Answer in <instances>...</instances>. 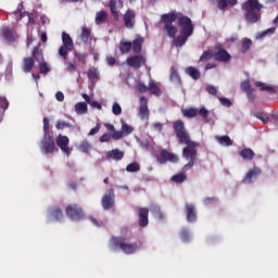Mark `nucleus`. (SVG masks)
<instances>
[{
    "label": "nucleus",
    "mask_w": 278,
    "mask_h": 278,
    "mask_svg": "<svg viewBox=\"0 0 278 278\" xmlns=\"http://www.w3.org/2000/svg\"><path fill=\"white\" fill-rule=\"evenodd\" d=\"M173 128L179 144H186L182 149V157L187 160L188 163L184 166V169L190 170V168L194 166V162H197V147L200 144L197 141L190 140V135L188 134V130H186V125L181 119L174 122Z\"/></svg>",
    "instance_id": "f257e3e1"
},
{
    "label": "nucleus",
    "mask_w": 278,
    "mask_h": 278,
    "mask_svg": "<svg viewBox=\"0 0 278 278\" xmlns=\"http://www.w3.org/2000/svg\"><path fill=\"white\" fill-rule=\"evenodd\" d=\"M177 21L178 27H180V34H187L192 36L194 34V24L192 20L181 12L178 13H165L161 16V23H163V29L166 31L169 38L177 36V26L173 25Z\"/></svg>",
    "instance_id": "f03ea898"
},
{
    "label": "nucleus",
    "mask_w": 278,
    "mask_h": 278,
    "mask_svg": "<svg viewBox=\"0 0 278 278\" xmlns=\"http://www.w3.org/2000/svg\"><path fill=\"white\" fill-rule=\"evenodd\" d=\"M241 9L245 12V21L251 25H255L262 18V10H264V4L260 0H247L242 3Z\"/></svg>",
    "instance_id": "7ed1b4c3"
},
{
    "label": "nucleus",
    "mask_w": 278,
    "mask_h": 278,
    "mask_svg": "<svg viewBox=\"0 0 278 278\" xmlns=\"http://www.w3.org/2000/svg\"><path fill=\"white\" fill-rule=\"evenodd\" d=\"M43 139L41 140V151L46 155L55 151V138L49 134V118L43 117Z\"/></svg>",
    "instance_id": "20e7f679"
},
{
    "label": "nucleus",
    "mask_w": 278,
    "mask_h": 278,
    "mask_svg": "<svg viewBox=\"0 0 278 278\" xmlns=\"http://www.w3.org/2000/svg\"><path fill=\"white\" fill-rule=\"evenodd\" d=\"M110 242L111 247L114 249H121V251L126 255H132V253L138 251V243H129L125 237H112Z\"/></svg>",
    "instance_id": "39448f33"
},
{
    "label": "nucleus",
    "mask_w": 278,
    "mask_h": 278,
    "mask_svg": "<svg viewBox=\"0 0 278 278\" xmlns=\"http://www.w3.org/2000/svg\"><path fill=\"white\" fill-rule=\"evenodd\" d=\"M62 42L63 46L59 49V55L63 58V60H66L68 58V51H73V49H75V43L68 33H62Z\"/></svg>",
    "instance_id": "423d86ee"
},
{
    "label": "nucleus",
    "mask_w": 278,
    "mask_h": 278,
    "mask_svg": "<svg viewBox=\"0 0 278 278\" xmlns=\"http://www.w3.org/2000/svg\"><path fill=\"white\" fill-rule=\"evenodd\" d=\"M136 86L138 92L141 94H144V92H149V94H153L154 97H160L162 94V89H160V86L154 81H150L147 86L143 81L139 80Z\"/></svg>",
    "instance_id": "0eeeda50"
},
{
    "label": "nucleus",
    "mask_w": 278,
    "mask_h": 278,
    "mask_svg": "<svg viewBox=\"0 0 278 278\" xmlns=\"http://www.w3.org/2000/svg\"><path fill=\"white\" fill-rule=\"evenodd\" d=\"M65 214L71 220H83L85 214L84 208L79 204H70L65 208Z\"/></svg>",
    "instance_id": "6e6552de"
},
{
    "label": "nucleus",
    "mask_w": 278,
    "mask_h": 278,
    "mask_svg": "<svg viewBox=\"0 0 278 278\" xmlns=\"http://www.w3.org/2000/svg\"><path fill=\"white\" fill-rule=\"evenodd\" d=\"M127 66L134 68L135 71H139L141 66L147 65V59L141 54H136L126 60Z\"/></svg>",
    "instance_id": "1a4fd4ad"
},
{
    "label": "nucleus",
    "mask_w": 278,
    "mask_h": 278,
    "mask_svg": "<svg viewBox=\"0 0 278 278\" xmlns=\"http://www.w3.org/2000/svg\"><path fill=\"white\" fill-rule=\"evenodd\" d=\"M156 162H159V164H166V162L177 164V162H179V157L177 154L172 153L168 150H161L160 155L156 156Z\"/></svg>",
    "instance_id": "9d476101"
},
{
    "label": "nucleus",
    "mask_w": 278,
    "mask_h": 278,
    "mask_svg": "<svg viewBox=\"0 0 278 278\" xmlns=\"http://www.w3.org/2000/svg\"><path fill=\"white\" fill-rule=\"evenodd\" d=\"M56 144L61 149L62 153H64V155H66L67 157L71 156L73 149H71V147L68 146L71 144V139H68L67 136L59 135L56 137Z\"/></svg>",
    "instance_id": "9b49d317"
},
{
    "label": "nucleus",
    "mask_w": 278,
    "mask_h": 278,
    "mask_svg": "<svg viewBox=\"0 0 278 278\" xmlns=\"http://www.w3.org/2000/svg\"><path fill=\"white\" fill-rule=\"evenodd\" d=\"M214 60L216 62H229V60H231V54H229L222 45H218L215 47Z\"/></svg>",
    "instance_id": "f8f14e48"
},
{
    "label": "nucleus",
    "mask_w": 278,
    "mask_h": 278,
    "mask_svg": "<svg viewBox=\"0 0 278 278\" xmlns=\"http://www.w3.org/2000/svg\"><path fill=\"white\" fill-rule=\"evenodd\" d=\"M114 190L113 189H109L105 194L102 198V207L103 210H112V207H114Z\"/></svg>",
    "instance_id": "ddd939ff"
},
{
    "label": "nucleus",
    "mask_w": 278,
    "mask_h": 278,
    "mask_svg": "<svg viewBox=\"0 0 278 278\" xmlns=\"http://www.w3.org/2000/svg\"><path fill=\"white\" fill-rule=\"evenodd\" d=\"M124 25L127 29H134L136 27V12L128 9L124 14Z\"/></svg>",
    "instance_id": "4468645a"
},
{
    "label": "nucleus",
    "mask_w": 278,
    "mask_h": 278,
    "mask_svg": "<svg viewBox=\"0 0 278 278\" xmlns=\"http://www.w3.org/2000/svg\"><path fill=\"white\" fill-rule=\"evenodd\" d=\"M138 223L139 227L144 228L149 225V208L147 207H139L138 208Z\"/></svg>",
    "instance_id": "2eb2a0df"
},
{
    "label": "nucleus",
    "mask_w": 278,
    "mask_h": 278,
    "mask_svg": "<svg viewBox=\"0 0 278 278\" xmlns=\"http://www.w3.org/2000/svg\"><path fill=\"white\" fill-rule=\"evenodd\" d=\"M262 175V169L260 167H252L242 179V184H253V179Z\"/></svg>",
    "instance_id": "dca6fc26"
},
{
    "label": "nucleus",
    "mask_w": 278,
    "mask_h": 278,
    "mask_svg": "<svg viewBox=\"0 0 278 278\" xmlns=\"http://www.w3.org/2000/svg\"><path fill=\"white\" fill-rule=\"evenodd\" d=\"M185 213L187 216V220L189 223H197V206H194V204L192 203H188L185 205Z\"/></svg>",
    "instance_id": "f3484780"
},
{
    "label": "nucleus",
    "mask_w": 278,
    "mask_h": 278,
    "mask_svg": "<svg viewBox=\"0 0 278 278\" xmlns=\"http://www.w3.org/2000/svg\"><path fill=\"white\" fill-rule=\"evenodd\" d=\"M34 66H36V61L34 60V56H27L22 60L23 73H31V71H34Z\"/></svg>",
    "instance_id": "a211bd4d"
},
{
    "label": "nucleus",
    "mask_w": 278,
    "mask_h": 278,
    "mask_svg": "<svg viewBox=\"0 0 278 278\" xmlns=\"http://www.w3.org/2000/svg\"><path fill=\"white\" fill-rule=\"evenodd\" d=\"M105 157L106 160H115V162H119V160H123V157H125V152L118 149H114V150L108 151L105 153Z\"/></svg>",
    "instance_id": "6ab92c4d"
},
{
    "label": "nucleus",
    "mask_w": 278,
    "mask_h": 278,
    "mask_svg": "<svg viewBox=\"0 0 278 278\" xmlns=\"http://www.w3.org/2000/svg\"><path fill=\"white\" fill-rule=\"evenodd\" d=\"M48 214L51 216V218H54L55 220H62L64 218V212H62V208L58 206H50L48 208Z\"/></svg>",
    "instance_id": "aec40b11"
},
{
    "label": "nucleus",
    "mask_w": 278,
    "mask_h": 278,
    "mask_svg": "<svg viewBox=\"0 0 278 278\" xmlns=\"http://www.w3.org/2000/svg\"><path fill=\"white\" fill-rule=\"evenodd\" d=\"M240 157L251 162L255 157V152L251 148H245L239 152Z\"/></svg>",
    "instance_id": "412c9836"
},
{
    "label": "nucleus",
    "mask_w": 278,
    "mask_h": 278,
    "mask_svg": "<svg viewBox=\"0 0 278 278\" xmlns=\"http://www.w3.org/2000/svg\"><path fill=\"white\" fill-rule=\"evenodd\" d=\"M191 35L188 34H181L178 37H172L174 38V45L175 47H184L186 42H188V38H190Z\"/></svg>",
    "instance_id": "4be33fe9"
},
{
    "label": "nucleus",
    "mask_w": 278,
    "mask_h": 278,
    "mask_svg": "<svg viewBox=\"0 0 278 278\" xmlns=\"http://www.w3.org/2000/svg\"><path fill=\"white\" fill-rule=\"evenodd\" d=\"M256 88H261V91L264 92H269L270 94H275L277 92V88L273 86H268L262 81H256L255 83Z\"/></svg>",
    "instance_id": "5701e85b"
},
{
    "label": "nucleus",
    "mask_w": 278,
    "mask_h": 278,
    "mask_svg": "<svg viewBox=\"0 0 278 278\" xmlns=\"http://www.w3.org/2000/svg\"><path fill=\"white\" fill-rule=\"evenodd\" d=\"M142 42H144V39L140 36H137L132 41V51L135 53H140L142 51Z\"/></svg>",
    "instance_id": "b1692460"
},
{
    "label": "nucleus",
    "mask_w": 278,
    "mask_h": 278,
    "mask_svg": "<svg viewBox=\"0 0 278 278\" xmlns=\"http://www.w3.org/2000/svg\"><path fill=\"white\" fill-rule=\"evenodd\" d=\"M185 73L191 77V79H201V72L197 70L195 67L189 66L186 68Z\"/></svg>",
    "instance_id": "393cba45"
},
{
    "label": "nucleus",
    "mask_w": 278,
    "mask_h": 278,
    "mask_svg": "<svg viewBox=\"0 0 278 278\" xmlns=\"http://www.w3.org/2000/svg\"><path fill=\"white\" fill-rule=\"evenodd\" d=\"M169 79L170 81H173V84H176V86H181V77L179 76V72H177V68L172 67Z\"/></svg>",
    "instance_id": "a878e982"
},
{
    "label": "nucleus",
    "mask_w": 278,
    "mask_h": 278,
    "mask_svg": "<svg viewBox=\"0 0 278 278\" xmlns=\"http://www.w3.org/2000/svg\"><path fill=\"white\" fill-rule=\"evenodd\" d=\"M108 23V13L105 11H100L96 13V25H103Z\"/></svg>",
    "instance_id": "bb28decb"
},
{
    "label": "nucleus",
    "mask_w": 278,
    "mask_h": 278,
    "mask_svg": "<svg viewBox=\"0 0 278 278\" xmlns=\"http://www.w3.org/2000/svg\"><path fill=\"white\" fill-rule=\"evenodd\" d=\"M134 45L131 43V41H121L119 42V51L122 54H126L129 53V51H131Z\"/></svg>",
    "instance_id": "cd10ccee"
},
{
    "label": "nucleus",
    "mask_w": 278,
    "mask_h": 278,
    "mask_svg": "<svg viewBox=\"0 0 278 278\" xmlns=\"http://www.w3.org/2000/svg\"><path fill=\"white\" fill-rule=\"evenodd\" d=\"M92 31L90 30V28L84 26L81 29V34H80V40L81 42H84V45H88V40H90V36H91Z\"/></svg>",
    "instance_id": "c85d7f7f"
},
{
    "label": "nucleus",
    "mask_w": 278,
    "mask_h": 278,
    "mask_svg": "<svg viewBox=\"0 0 278 278\" xmlns=\"http://www.w3.org/2000/svg\"><path fill=\"white\" fill-rule=\"evenodd\" d=\"M181 112L182 116H185L186 118H194V116L199 114V110L194 108L182 109Z\"/></svg>",
    "instance_id": "c756f323"
},
{
    "label": "nucleus",
    "mask_w": 278,
    "mask_h": 278,
    "mask_svg": "<svg viewBox=\"0 0 278 278\" xmlns=\"http://www.w3.org/2000/svg\"><path fill=\"white\" fill-rule=\"evenodd\" d=\"M253 116H255V118H258V121H262L264 125H267V123H270V115L264 112H254Z\"/></svg>",
    "instance_id": "7c9ffc66"
},
{
    "label": "nucleus",
    "mask_w": 278,
    "mask_h": 278,
    "mask_svg": "<svg viewBox=\"0 0 278 278\" xmlns=\"http://www.w3.org/2000/svg\"><path fill=\"white\" fill-rule=\"evenodd\" d=\"M217 142L222 144V147H231L233 141L229 136L216 137Z\"/></svg>",
    "instance_id": "2f4dec72"
},
{
    "label": "nucleus",
    "mask_w": 278,
    "mask_h": 278,
    "mask_svg": "<svg viewBox=\"0 0 278 278\" xmlns=\"http://www.w3.org/2000/svg\"><path fill=\"white\" fill-rule=\"evenodd\" d=\"M186 179H188V175H186L184 172H180L172 177V181H174V184H184Z\"/></svg>",
    "instance_id": "473e14b6"
},
{
    "label": "nucleus",
    "mask_w": 278,
    "mask_h": 278,
    "mask_svg": "<svg viewBox=\"0 0 278 278\" xmlns=\"http://www.w3.org/2000/svg\"><path fill=\"white\" fill-rule=\"evenodd\" d=\"M31 55L33 60H35L36 62H42V60H45V56L42 55V50H40V48L38 47H35L33 49Z\"/></svg>",
    "instance_id": "72a5a7b5"
},
{
    "label": "nucleus",
    "mask_w": 278,
    "mask_h": 278,
    "mask_svg": "<svg viewBox=\"0 0 278 278\" xmlns=\"http://www.w3.org/2000/svg\"><path fill=\"white\" fill-rule=\"evenodd\" d=\"M2 35H3V38L8 42H14V40H15L14 33H12V30L10 28H3Z\"/></svg>",
    "instance_id": "f704fd0d"
},
{
    "label": "nucleus",
    "mask_w": 278,
    "mask_h": 278,
    "mask_svg": "<svg viewBox=\"0 0 278 278\" xmlns=\"http://www.w3.org/2000/svg\"><path fill=\"white\" fill-rule=\"evenodd\" d=\"M139 116L141 121H149V106L148 105H141L139 108Z\"/></svg>",
    "instance_id": "c9c22d12"
},
{
    "label": "nucleus",
    "mask_w": 278,
    "mask_h": 278,
    "mask_svg": "<svg viewBox=\"0 0 278 278\" xmlns=\"http://www.w3.org/2000/svg\"><path fill=\"white\" fill-rule=\"evenodd\" d=\"M109 8L111 10V14H112L114 21H118V10L116 9V2L114 0L110 1Z\"/></svg>",
    "instance_id": "e433bc0d"
},
{
    "label": "nucleus",
    "mask_w": 278,
    "mask_h": 278,
    "mask_svg": "<svg viewBox=\"0 0 278 278\" xmlns=\"http://www.w3.org/2000/svg\"><path fill=\"white\" fill-rule=\"evenodd\" d=\"M251 47H253V40L251 39L243 40L241 43V53H248Z\"/></svg>",
    "instance_id": "4c0bfd02"
},
{
    "label": "nucleus",
    "mask_w": 278,
    "mask_h": 278,
    "mask_svg": "<svg viewBox=\"0 0 278 278\" xmlns=\"http://www.w3.org/2000/svg\"><path fill=\"white\" fill-rule=\"evenodd\" d=\"M92 149V146L88 141H81L80 144L78 146V151L81 153H88Z\"/></svg>",
    "instance_id": "58836bf2"
},
{
    "label": "nucleus",
    "mask_w": 278,
    "mask_h": 278,
    "mask_svg": "<svg viewBox=\"0 0 278 278\" xmlns=\"http://www.w3.org/2000/svg\"><path fill=\"white\" fill-rule=\"evenodd\" d=\"M127 173H138L140 172V164L138 162L130 163L126 166Z\"/></svg>",
    "instance_id": "ea45409f"
},
{
    "label": "nucleus",
    "mask_w": 278,
    "mask_h": 278,
    "mask_svg": "<svg viewBox=\"0 0 278 278\" xmlns=\"http://www.w3.org/2000/svg\"><path fill=\"white\" fill-rule=\"evenodd\" d=\"M214 58V52L212 50H206L200 56V62H207V60H212Z\"/></svg>",
    "instance_id": "a19ab883"
},
{
    "label": "nucleus",
    "mask_w": 278,
    "mask_h": 278,
    "mask_svg": "<svg viewBox=\"0 0 278 278\" xmlns=\"http://www.w3.org/2000/svg\"><path fill=\"white\" fill-rule=\"evenodd\" d=\"M87 75L89 79H99V70H97L96 67H90Z\"/></svg>",
    "instance_id": "79ce46f5"
},
{
    "label": "nucleus",
    "mask_w": 278,
    "mask_h": 278,
    "mask_svg": "<svg viewBox=\"0 0 278 278\" xmlns=\"http://www.w3.org/2000/svg\"><path fill=\"white\" fill-rule=\"evenodd\" d=\"M55 127L56 129H65V127L71 129L73 127V124L64 121H58Z\"/></svg>",
    "instance_id": "37998d69"
},
{
    "label": "nucleus",
    "mask_w": 278,
    "mask_h": 278,
    "mask_svg": "<svg viewBox=\"0 0 278 278\" xmlns=\"http://www.w3.org/2000/svg\"><path fill=\"white\" fill-rule=\"evenodd\" d=\"M51 68H49V65L47 64V62L39 63V72L41 73V75H47L49 74Z\"/></svg>",
    "instance_id": "c03bdc74"
},
{
    "label": "nucleus",
    "mask_w": 278,
    "mask_h": 278,
    "mask_svg": "<svg viewBox=\"0 0 278 278\" xmlns=\"http://www.w3.org/2000/svg\"><path fill=\"white\" fill-rule=\"evenodd\" d=\"M74 56L76 58V60L78 62H80V64L86 65V54L85 53L76 51V52H74Z\"/></svg>",
    "instance_id": "a18cd8bd"
},
{
    "label": "nucleus",
    "mask_w": 278,
    "mask_h": 278,
    "mask_svg": "<svg viewBox=\"0 0 278 278\" xmlns=\"http://www.w3.org/2000/svg\"><path fill=\"white\" fill-rule=\"evenodd\" d=\"M111 138L113 140H121L122 138H125V135H124L123 130H113Z\"/></svg>",
    "instance_id": "49530a36"
},
{
    "label": "nucleus",
    "mask_w": 278,
    "mask_h": 278,
    "mask_svg": "<svg viewBox=\"0 0 278 278\" xmlns=\"http://www.w3.org/2000/svg\"><path fill=\"white\" fill-rule=\"evenodd\" d=\"M180 240H182V242H190V232L186 229H182L180 231Z\"/></svg>",
    "instance_id": "de8ad7c7"
},
{
    "label": "nucleus",
    "mask_w": 278,
    "mask_h": 278,
    "mask_svg": "<svg viewBox=\"0 0 278 278\" xmlns=\"http://www.w3.org/2000/svg\"><path fill=\"white\" fill-rule=\"evenodd\" d=\"M134 131V127L129 126L128 124H123L122 125V132L124 136H129Z\"/></svg>",
    "instance_id": "09e8293b"
},
{
    "label": "nucleus",
    "mask_w": 278,
    "mask_h": 278,
    "mask_svg": "<svg viewBox=\"0 0 278 278\" xmlns=\"http://www.w3.org/2000/svg\"><path fill=\"white\" fill-rule=\"evenodd\" d=\"M217 2L218 10H227V5H229V0H215Z\"/></svg>",
    "instance_id": "8fccbe9b"
},
{
    "label": "nucleus",
    "mask_w": 278,
    "mask_h": 278,
    "mask_svg": "<svg viewBox=\"0 0 278 278\" xmlns=\"http://www.w3.org/2000/svg\"><path fill=\"white\" fill-rule=\"evenodd\" d=\"M75 112L77 114H86L88 112V105H75Z\"/></svg>",
    "instance_id": "3c124183"
},
{
    "label": "nucleus",
    "mask_w": 278,
    "mask_h": 278,
    "mask_svg": "<svg viewBox=\"0 0 278 278\" xmlns=\"http://www.w3.org/2000/svg\"><path fill=\"white\" fill-rule=\"evenodd\" d=\"M241 90L243 92H249L251 89V81L249 80H244L243 83H241Z\"/></svg>",
    "instance_id": "603ef678"
},
{
    "label": "nucleus",
    "mask_w": 278,
    "mask_h": 278,
    "mask_svg": "<svg viewBox=\"0 0 278 278\" xmlns=\"http://www.w3.org/2000/svg\"><path fill=\"white\" fill-rule=\"evenodd\" d=\"M206 92L213 97H216L218 94V89H216L215 86H206Z\"/></svg>",
    "instance_id": "864d4df0"
},
{
    "label": "nucleus",
    "mask_w": 278,
    "mask_h": 278,
    "mask_svg": "<svg viewBox=\"0 0 278 278\" xmlns=\"http://www.w3.org/2000/svg\"><path fill=\"white\" fill-rule=\"evenodd\" d=\"M83 98L85 99L86 103H88L89 105H99V102H96L90 99V96H88L87 93H83Z\"/></svg>",
    "instance_id": "5fc2aeb1"
},
{
    "label": "nucleus",
    "mask_w": 278,
    "mask_h": 278,
    "mask_svg": "<svg viewBox=\"0 0 278 278\" xmlns=\"http://www.w3.org/2000/svg\"><path fill=\"white\" fill-rule=\"evenodd\" d=\"M101 129V124H97L96 127L91 128L89 130V136H94L96 134H99V130Z\"/></svg>",
    "instance_id": "6e6d98bb"
},
{
    "label": "nucleus",
    "mask_w": 278,
    "mask_h": 278,
    "mask_svg": "<svg viewBox=\"0 0 278 278\" xmlns=\"http://www.w3.org/2000/svg\"><path fill=\"white\" fill-rule=\"evenodd\" d=\"M208 114H210V111H207V109L205 108H202L199 111V116H201L202 118H207Z\"/></svg>",
    "instance_id": "4d7b16f0"
},
{
    "label": "nucleus",
    "mask_w": 278,
    "mask_h": 278,
    "mask_svg": "<svg viewBox=\"0 0 278 278\" xmlns=\"http://www.w3.org/2000/svg\"><path fill=\"white\" fill-rule=\"evenodd\" d=\"M112 140V135L110 134H104L100 137V142H110Z\"/></svg>",
    "instance_id": "13d9d810"
},
{
    "label": "nucleus",
    "mask_w": 278,
    "mask_h": 278,
    "mask_svg": "<svg viewBox=\"0 0 278 278\" xmlns=\"http://www.w3.org/2000/svg\"><path fill=\"white\" fill-rule=\"evenodd\" d=\"M67 71H68V73H75V71H77V66L75 65V63L68 62L67 63Z\"/></svg>",
    "instance_id": "bf43d9fd"
},
{
    "label": "nucleus",
    "mask_w": 278,
    "mask_h": 278,
    "mask_svg": "<svg viewBox=\"0 0 278 278\" xmlns=\"http://www.w3.org/2000/svg\"><path fill=\"white\" fill-rule=\"evenodd\" d=\"M248 94L249 101H253L255 99V89H250L249 91H245Z\"/></svg>",
    "instance_id": "052dcab7"
},
{
    "label": "nucleus",
    "mask_w": 278,
    "mask_h": 278,
    "mask_svg": "<svg viewBox=\"0 0 278 278\" xmlns=\"http://www.w3.org/2000/svg\"><path fill=\"white\" fill-rule=\"evenodd\" d=\"M275 31H276V28L271 27V28H268L267 30H264L261 36H262V38H264V36H268V34L273 35V34H275Z\"/></svg>",
    "instance_id": "680f3d73"
},
{
    "label": "nucleus",
    "mask_w": 278,
    "mask_h": 278,
    "mask_svg": "<svg viewBox=\"0 0 278 278\" xmlns=\"http://www.w3.org/2000/svg\"><path fill=\"white\" fill-rule=\"evenodd\" d=\"M216 198H204L203 203L204 205H212L213 203H215Z\"/></svg>",
    "instance_id": "e2e57ef3"
},
{
    "label": "nucleus",
    "mask_w": 278,
    "mask_h": 278,
    "mask_svg": "<svg viewBox=\"0 0 278 278\" xmlns=\"http://www.w3.org/2000/svg\"><path fill=\"white\" fill-rule=\"evenodd\" d=\"M122 112H123V109L121 108V105H113V114L118 116V114H121Z\"/></svg>",
    "instance_id": "0e129e2a"
},
{
    "label": "nucleus",
    "mask_w": 278,
    "mask_h": 278,
    "mask_svg": "<svg viewBox=\"0 0 278 278\" xmlns=\"http://www.w3.org/2000/svg\"><path fill=\"white\" fill-rule=\"evenodd\" d=\"M269 121L278 123V112H273L271 114H269Z\"/></svg>",
    "instance_id": "69168bd1"
},
{
    "label": "nucleus",
    "mask_w": 278,
    "mask_h": 278,
    "mask_svg": "<svg viewBox=\"0 0 278 278\" xmlns=\"http://www.w3.org/2000/svg\"><path fill=\"white\" fill-rule=\"evenodd\" d=\"M106 63L109 64V66H114V64H116V59L114 56H108Z\"/></svg>",
    "instance_id": "338daca9"
},
{
    "label": "nucleus",
    "mask_w": 278,
    "mask_h": 278,
    "mask_svg": "<svg viewBox=\"0 0 278 278\" xmlns=\"http://www.w3.org/2000/svg\"><path fill=\"white\" fill-rule=\"evenodd\" d=\"M219 102L222 103V105H231V100L227 98H219Z\"/></svg>",
    "instance_id": "774afa93"
}]
</instances>
